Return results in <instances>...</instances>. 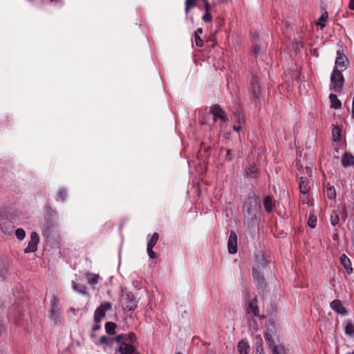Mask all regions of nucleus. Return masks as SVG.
Instances as JSON below:
<instances>
[{
	"mask_svg": "<svg viewBox=\"0 0 354 354\" xmlns=\"http://www.w3.org/2000/svg\"><path fill=\"white\" fill-rule=\"evenodd\" d=\"M260 206V199L254 192H250L242 207V212L244 215V224L249 227L252 225L257 219V215Z\"/></svg>",
	"mask_w": 354,
	"mask_h": 354,
	"instance_id": "1",
	"label": "nucleus"
},
{
	"mask_svg": "<svg viewBox=\"0 0 354 354\" xmlns=\"http://www.w3.org/2000/svg\"><path fill=\"white\" fill-rule=\"evenodd\" d=\"M48 318L54 322V324L61 325L63 323L59 299L55 295L52 296L50 301Z\"/></svg>",
	"mask_w": 354,
	"mask_h": 354,
	"instance_id": "2",
	"label": "nucleus"
},
{
	"mask_svg": "<svg viewBox=\"0 0 354 354\" xmlns=\"http://www.w3.org/2000/svg\"><path fill=\"white\" fill-rule=\"evenodd\" d=\"M344 83V77L340 70L333 69L330 76V89L339 93Z\"/></svg>",
	"mask_w": 354,
	"mask_h": 354,
	"instance_id": "3",
	"label": "nucleus"
},
{
	"mask_svg": "<svg viewBox=\"0 0 354 354\" xmlns=\"http://www.w3.org/2000/svg\"><path fill=\"white\" fill-rule=\"evenodd\" d=\"M112 308L111 303L109 301L103 302L97 307L94 313V322H101V320L105 317L106 312Z\"/></svg>",
	"mask_w": 354,
	"mask_h": 354,
	"instance_id": "4",
	"label": "nucleus"
},
{
	"mask_svg": "<svg viewBox=\"0 0 354 354\" xmlns=\"http://www.w3.org/2000/svg\"><path fill=\"white\" fill-rule=\"evenodd\" d=\"M252 275L254 278V281L259 290V293H263L266 288V283L265 279L261 274L260 271L257 270V268H252Z\"/></svg>",
	"mask_w": 354,
	"mask_h": 354,
	"instance_id": "5",
	"label": "nucleus"
},
{
	"mask_svg": "<svg viewBox=\"0 0 354 354\" xmlns=\"http://www.w3.org/2000/svg\"><path fill=\"white\" fill-rule=\"evenodd\" d=\"M210 113L213 115V120L216 122L221 120L224 122L228 120V118L225 112L221 108L218 104H214L210 107Z\"/></svg>",
	"mask_w": 354,
	"mask_h": 354,
	"instance_id": "6",
	"label": "nucleus"
},
{
	"mask_svg": "<svg viewBox=\"0 0 354 354\" xmlns=\"http://www.w3.org/2000/svg\"><path fill=\"white\" fill-rule=\"evenodd\" d=\"M0 227L2 232L6 235H11L15 227L13 223L1 212H0Z\"/></svg>",
	"mask_w": 354,
	"mask_h": 354,
	"instance_id": "7",
	"label": "nucleus"
},
{
	"mask_svg": "<svg viewBox=\"0 0 354 354\" xmlns=\"http://www.w3.org/2000/svg\"><path fill=\"white\" fill-rule=\"evenodd\" d=\"M349 62L346 56L339 50L337 51V57L335 59V66L333 69L340 70V72L346 70L348 66Z\"/></svg>",
	"mask_w": 354,
	"mask_h": 354,
	"instance_id": "8",
	"label": "nucleus"
},
{
	"mask_svg": "<svg viewBox=\"0 0 354 354\" xmlns=\"http://www.w3.org/2000/svg\"><path fill=\"white\" fill-rule=\"evenodd\" d=\"M251 92L255 102L259 101L261 89L259 80L256 76H253L251 80Z\"/></svg>",
	"mask_w": 354,
	"mask_h": 354,
	"instance_id": "9",
	"label": "nucleus"
},
{
	"mask_svg": "<svg viewBox=\"0 0 354 354\" xmlns=\"http://www.w3.org/2000/svg\"><path fill=\"white\" fill-rule=\"evenodd\" d=\"M39 241V237L37 232H32L30 234V241L28 246L24 249L25 253L34 252L37 250V245Z\"/></svg>",
	"mask_w": 354,
	"mask_h": 354,
	"instance_id": "10",
	"label": "nucleus"
},
{
	"mask_svg": "<svg viewBox=\"0 0 354 354\" xmlns=\"http://www.w3.org/2000/svg\"><path fill=\"white\" fill-rule=\"evenodd\" d=\"M123 307L124 310L133 311L137 308V301L134 299L133 295L129 292L124 297Z\"/></svg>",
	"mask_w": 354,
	"mask_h": 354,
	"instance_id": "11",
	"label": "nucleus"
},
{
	"mask_svg": "<svg viewBox=\"0 0 354 354\" xmlns=\"http://www.w3.org/2000/svg\"><path fill=\"white\" fill-rule=\"evenodd\" d=\"M119 343L120 346L116 349V351L119 352L120 354H139L136 352V348L135 346L131 345L130 343L125 342H121Z\"/></svg>",
	"mask_w": 354,
	"mask_h": 354,
	"instance_id": "12",
	"label": "nucleus"
},
{
	"mask_svg": "<svg viewBox=\"0 0 354 354\" xmlns=\"http://www.w3.org/2000/svg\"><path fill=\"white\" fill-rule=\"evenodd\" d=\"M228 252L235 254L237 252V236L234 231H231L227 242Z\"/></svg>",
	"mask_w": 354,
	"mask_h": 354,
	"instance_id": "13",
	"label": "nucleus"
},
{
	"mask_svg": "<svg viewBox=\"0 0 354 354\" xmlns=\"http://www.w3.org/2000/svg\"><path fill=\"white\" fill-rule=\"evenodd\" d=\"M244 176L248 178H257L259 176V169L254 164H250L244 169Z\"/></svg>",
	"mask_w": 354,
	"mask_h": 354,
	"instance_id": "14",
	"label": "nucleus"
},
{
	"mask_svg": "<svg viewBox=\"0 0 354 354\" xmlns=\"http://www.w3.org/2000/svg\"><path fill=\"white\" fill-rule=\"evenodd\" d=\"M330 306L338 314L344 315L347 313L346 309L342 306V301L339 299L333 300L330 303Z\"/></svg>",
	"mask_w": 354,
	"mask_h": 354,
	"instance_id": "15",
	"label": "nucleus"
},
{
	"mask_svg": "<svg viewBox=\"0 0 354 354\" xmlns=\"http://www.w3.org/2000/svg\"><path fill=\"white\" fill-rule=\"evenodd\" d=\"M136 340V335L134 333H129V334H120L116 336V342H129L133 343Z\"/></svg>",
	"mask_w": 354,
	"mask_h": 354,
	"instance_id": "16",
	"label": "nucleus"
},
{
	"mask_svg": "<svg viewBox=\"0 0 354 354\" xmlns=\"http://www.w3.org/2000/svg\"><path fill=\"white\" fill-rule=\"evenodd\" d=\"M339 261H340L341 265L344 268L346 272L348 274L352 273L353 268L351 267V260L348 259V257L346 254H343L341 255V257L339 258Z\"/></svg>",
	"mask_w": 354,
	"mask_h": 354,
	"instance_id": "17",
	"label": "nucleus"
},
{
	"mask_svg": "<svg viewBox=\"0 0 354 354\" xmlns=\"http://www.w3.org/2000/svg\"><path fill=\"white\" fill-rule=\"evenodd\" d=\"M308 183L309 181L306 177L301 176L300 178L299 187L301 193L306 194L308 192L310 189V186L308 185Z\"/></svg>",
	"mask_w": 354,
	"mask_h": 354,
	"instance_id": "18",
	"label": "nucleus"
},
{
	"mask_svg": "<svg viewBox=\"0 0 354 354\" xmlns=\"http://www.w3.org/2000/svg\"><path fill=\"white\" fill-rule=\"evenodd\" d=\"M342 164L344 167L354 165V156L351 153H345L342 158Z\"/></svg>",
	"mask_w": 354,
	"mask_h": 354,
	"instance_id": "19",
	"label": "nucleus"
},
{
	"mask_svg": "<svg viewBox=\"0 0 354 354\" xmlns=\"http://www.w3.org/2000/svg\"><path fill=\"white\" fill-rule=\"evenodd\" d=\"M267 261L264 255L261 254L257 257L255 261V265L253 268H257V270L260 271L261 268L266 267Z\"/></svg>",
	"mask_w": 354,
	"mask_h": 354,
	"instance_id": "20",
	"label": "nucleus"
},
{
	"mask_svg": "<svg viewBox=\"0 0 354 354\" xmlns=\"http://www.w3.org/2000/svg\"><path fill=\"white\" fill-rule=\"evenodd\" d=\"M257 297L254 296L253 298H252L249 301V308L252 312L253 315L255 317H257L259 315V307L257 304Z\"/></svg>",
	"mask_w": 354,
	"mask_h": 354,
	"instance_id": "21",
	"label": "nucleus"
},
{
	"mask_svg": "<svg viewBox=\"0 0 354 354\" xmlns=\"http://www.w3.org/2000/svg\"><path fill=\"white\" fill-rule=\"evenodd\" d=\"M329 99L330 100V107L335 109H340L342 106V102L340 100L337 99V97L335 94L330 93L329 95Z\"/></svg>",
	"mask_w": 354,
	"mask_h": 354,
	"instance_id": "22",
	"label": "nucleus"
},
{
	"mask_svg": "<svg viewBox=\"0 0 354 354\" xmlns=\"http://www.w3.org/2000/svg\"><path fill=\"white\" fill-rule=\"evenodd\" d=\"M237 348L240 354H248L250 349L249 344L244 340H241L238 343Z\"/></svg>",
	"mask_w": 354,
	"mask_h": 354,
	"instance_id": "23",
	"label": "nucleus"
},
{
	"mask_svg": "<svg viewBox=\"0 0 354 354\" xmlns=\"http://www.w3.org/2000/svg\"><path fill=\"white\" fill-rule=\"evenodd\" d=\"M263 206L267 213H270L272 212L273 205L272 201L270 196H268L265 198L263 201Z\"/></svg>",
	"mask_w": 354,
	"mask_h": 354,
	"instance_id": "24",
	"label": "nucleus"
},
{
	"mask_svg": "<svg viewBox=\"0 0 354 354\" xmlns=\"http://www.w3.org/2000/svg\"><path fill=\"white\" fill-rule=\"evenodd\" d=\"M116 342V336L115 337H107L106 335H103L100 339V342L101 344L108 345L111 346L113 343Z\"/></svg>",
	"mask_w": 354,
	"mask_h": 354,
	"instance_id": "25",
	"label": "nucleus"
},
{
	"mask_svg": "<svg viewBox=\"0 0 354 354\" xmlns=\"http://www.w3.org/2000/svg\"><path fill=\"white\" fill-rule=\"evenodd\" d=\"M116 328L117 325L113 322H108L105 324V330L109 335L115 334Z\"/></svg>",
	"mask_w": 354,
	"mask_h": 354,
	"instance_id": "26",
	"label": "nucleus"
},
{
	"mask_svg": "<svg viewBox=\"0 0 354 354\" xmlns=\"http://www.w3.org/2000/svg\"><path fill=\"white\" fill-rule=\"evenodd\" d=\"M272 354H284L285 353V348L281 344H277L275 346H273L270 348Z\"/></svg>",
	"mask_w": 354,
	"mask_h": 354,
	"instance_id": "27",
	"label": "nucleus"
},
{
	"mask_svg": "<svg viewBox=\"0 0 354 354\" xmlns=\"http://www.w3.org/2000/svg\"><path fill=\"white\" fill-rule=\"evenodd\" d=\"M328 12L326 10H324L322 14L321 15V16L319 17V21L317 23V26H319L321 28H323L325 26V24L324 22L327 20L328 19Z\"/></svg>",
	"mask_w": 354,
	"mask_h": 354,
	"instance_id": "28",
	"label": "nucleus"
},
{
	"mask_svg": "<svg viewBox=\"0 0 354 354\" xmlns=\"http://www.w3.org/2000/svg\"><path fill=\"white\" fill-rule=\"evenodd\" d=\"M99 278H100L99 276L95 274L90 273V274H87L88 281L89 283H91L92 285H95V284L97 283Z\"/></svg>",
	"mask_w": 354,
	"mask_h": 354,
	"instance_id": "29",
	"label": "nucleus"
},
{
	"mask_svg": "<svg viewBox=\"0 0 354 354\" xmlns=\"http://www.w3.org/2000/svg\"><path fill=\"white\" fill-rule=\"evenodd\" d=\"M73 287L78 292L82 294H86V288L84 285L73 282Z\"/></svg>",
	"mask_w": 354,
	"mask_h": 354,
	"instance_id": "30",
	"label": "nucleus"
},
{
	"mask_svg": "<svg viewBox=\"0 0 354 354\" xmlns=\"http://www.w3.org/2000/svg\"><path fill=\"white\" fill-rule=\"evenodd\" d=\"M264 337L266 341L268 342L270 348H272L273 346H275V345H277L271 334L266 333Z\"/></svg>",
	"mask_w": 354,
	"mask_h": 354,
	"instance_id": "31",
	"label": "nucleus"
},
{
	"mask_svg": "<svg viewBox=\"0 0 354 354\" xmlns=\"http://www.w3.org/2000/svg\"><path fill=\"white\" fill-rule=\"evenodd\" d=\"M159 239V235L157 232L153 234L152 236L149 239L147 243V246L154 247Z\"/></svg>",
	"mask_w": 354,
	"mask_h": 354,
	"instance_id": "32",
	"label": "nucleus"
},
{
	"mask_svg": "<svg viewBox=\"0 0 354 354\" xmlns=\"http://www.w3.org/2000/svg\"><path fill=\"white\" fill-rule=\"evenodd\" d=\"M339 221V217L337 213L335 211L330 214V223L332 225L335 226Z\"/></svg>",
	"mask_w": 354,
	"mask_h": 354,
	"instance_id": "33",
	"label": "nucleus"
},
{
	"mask_svg": "<svg viewBox=\"0 0 354 354\" xmlns=\"http://www.w3.org/2000/svg\"><path fill=\"white\" fill-rule=\"evenodd\" d=\"M317 223V216L310 214L308 220V225L311 228H315Z\"/></svg>",
	"mask_w": 354,
	"mask_h": 354,
	"instance_id": "34",
	"label": "nucleus"
},
{
	"mask_svg": "<svg viewBox=\"0 0 354 354\" xmlns=\"http://www.w3.org/2000/svg\"><path fill=\"white\" fill-rule=\"evenodd\" d=\"M341 129L338 127H335L333 129V137L335 141H339L340 140Z\"/></svg>",
	"mask_w": 354,
	"mask_h": 354,
	"instance_id": "35",
	"label": "nucleus"
},
{
	"mask_svg": "<svg viewBox=\"0 0 354 354\" xmlns=\"http://www.w3.org/2000/svg\"><path fill=\"white\" fill-rule=\"evenodd\" d=\"M326 194L330 199H335L336 198V192L335 188L333 187H328Z\"/></svg>",
	"mask_w": 354,
	"mask_h": 354,
	"instance_id": "36",
	"label": "nucleus"
},
{
	"mask_svg": "<svg viewBox=\"0 0 354 354\" xmlns=\"http://www.w3.org/2000/svg\"><path fill=\"white\" fill-rule=\"evenodd\" d=\"M345 333L349 335H354V326L351 322H348L345 326Z\"/></svg>",
	"mask_w": 354,
	"mask_h": 354,
	"instance_id": "37",
	"label": "nucleus"
},
{
	"mask_svg": "<svg viewBox=\"0 0 354 354\" xmlns=\"http://www.w3.org/2000/svg\"><path fill=\"white\" fill-rule=\"evenodd\" d=\"M15 235L19 240H23L26 236V232L22 228H18L15 231Z\"/></svg>",
	"mask_w": 354,
	"mask_h": 354,
	"instance_id": "38",
	"label": "nucleus"
},
{
	"mask_svg": "<svg viewBox=\"0 0 354 354\" xmlns=\"http://www.w3.org/2000/svg\"><path fill=\"white\" fill-rule=\"evenodd\" d=\"M241 113H239L237 115V122H239L238 125H234L233 129L234 131L239 132L243 129V125L241 124Z\"/></svg>",
	"mask_w": 354,
	"mask_h": 354,
	"instance_id": "39",
	"label": "nucleus"
},
{
	"mask_svg": "<svg viewBox=\"0 0 354 354\" xmlns=\"http://www.w3.org/2000/svg\"><path fill=\"white\" fill-rule=\"evenodd\" d=\"M58 196L62 201H64L67 196V191L64 188L61 189L58 192Z\"/></svg>",
	"mask_w": 354,
	"mask_h": 354,
	"instance_id": "40",
	"label": "nucleus"
},
{
	"mask_svg": "<svg viewBox=\"0 0 354 354\" xmlns=\"http://www.w3.org/2000/svg\"><path fill=\"white\" fill-rule=\"evenodd\" d=\"M257 352L259 354H264L262 339H260L259 342H257Z\"/></svg>",
	"mask_w": 354,
	"mask_h": 354,
	"instance_id": "41",
	"label": "nucleus"
},
{
	"mask_svg": "<svg viewBox=\"0 0 354 354\" xmlns=\"http://www.w3.org/2000/svg\"><path fill=\"white\" fill-rule=\"evenodd\" d=\"M202 19L205 22H210L212 20V16L210 12H205L204 15L202 17Z\"/></svg>",
	"mask_w": 354,
	"mask_h": 354,
	"instance_id": "42",
	"label": "nucleus"
},
{
	"mask_svg": "<svg viewBox=\"0 0 354 354\" xmlns=\"http://www.w3.org/2000/svg\"><path fill=\"white\" fill-rule=\"evenodd\" d=\"M153 247L147 246V253L151 259H155L156 257V252L153 250Z\"/></svg>",
	"mask_w": 354,
	"mask_h": 354,
	"instance_id": "43",
	"label": "nucleus"
},
{
	"mask_svg": "<svg viewBox=\"0 0 354 354\" xmlns=\"http://www.w3.org/2000/svg\"><path fill=\"white\" fill-rule=\"evenodd\" d=\"M194 39L196 45L198 47H202L203 45V39L199 37V35H194Z\"/></svg>",
	"mask_w": 354,
	"mask_h": 354,
	"instance_id": "44",
	"label": "nucleus"
},
{
	"mask_svg": "<svg viewBox=\"0 0 354 354\" xmlns=\"http://www.w3.org/2000/svg\"><path fill=\"white\" fill-rule=\"evenodd\" d=\"M261 50V47L259 44H256L254 46L253 49L252 50V55L255 57L257 56V55L259 53Z\"/></svg>",
	"mask_w": 354,
	"mask_h": 354,
	"instance_id": "45",
	"label": "nucleus"
},
{
	"mask_svg": "<svg viewBox=\"0 0 354 354\" xmlns=\"http://www.w3.org/2000/svg\"><path fill=\"white\" fill-rule=\"evenodd\" d=\"M204 3V10L205 12H210L211 6L208 2V0H201Z\"/></svg>",
	"mask_w": 354,
	"mask_h": 354,
	"instance_id": "46",
	"label": "nucleus"
},
{
	"mask_svg": "<svg viewBox=\"0 0 354 354\" xmlns=\"http://www.w3.org/2000/svg\"><path fill=\"white\" fill-rule=\"evenodd\" d=\"M227 153L225 156V160L227 161H231L233 159V155L232 153V151L230 149H227Z\"/></svg>",
	"mask_w": 354,
	"mask_h": 354,
	"instance_id": "47",
	"label": "nucleus"
},
{
	"mask_svg": "<svg viewBox=\"0 0 354 354\" xmlns=\"http://www.w3.org/2000/svg\"><path fill=\"white\" fill-rule=\"evenodd\" d=\"M46 211L48 215L50 216H54L56 214V211L52 209V207H50V206L46 207Z\"/></svg>",
	"mask_w": 354,
	"mask_h": 354,
	"instance_id": "48",
	"label": "nucleus"
},
{
	"mask_svg": "<svg viewBox=\"0 0 354 354\" xmlns=\"http://www.w3.org/2000/svg\"><path fill=\"white\" fill-rule=\"evenodd\" d=\"M100 328H101L100 322H95V325L93 326L92 330L93 332H95V331H97L99 329H100Z\"/></svg>",
	"mask_w": 354,
	"mask_h": 354,
	"instance_id": "49",
	"label": "nucleus"
},
{
	"mask_svg": "<svg viewBox=\"0 0 354 354\" xmlns=\"http://www.w3.org/2000/svg\"><path fill=\"white\" fill-rule=\"evenodd\" d=\"M8 273V270L6 268H3L0 272V275L1 277L5 279L6 277V274Z\"/></svg>",
	"mask_w": 354,
	"mask_h": 354,
	"instance_id": "50",
	"label": "nucleus"
},
{
	"mask_svg": "<svg viewBox=\"0 0 354 354\" xmlns=\"http://www.w3.org/2000/svg\"><path fill=\"white\" fill-rule=\"evenodd\" d=\"M296 167L299 171L304 172V167H303L302 165L299 161H297Z\"/></svg>",
	"mask_w": 354,
	"mask_h": 354,
	"instance_id": "51",
	"label": "nucleus"
},
{
	"mask_svg": "<svg viewBox=\"0 0 354 354\" xmlns=\"http://www.w3.org/2000/svg\"><path fill=\"white\" fill-rule=\"evenodd\" d=\"M348 8L351 10H354V0H350Z\"/></svg>",
	"mask_w": 354,
	"mask_h": 354,
	"instance_id": "52",
	"label": "nucleus"
},
{
	"mask_svg": "<svg viewBox=\"0 0 354 354\" xmlns=\"http://www.w3.org/2000/svg\"><path fill=\"white\" fill-rule=\"evenodd\" d=\"M203 32V29L201 28H198L194 32V35H199Z\"/></svg>",
	"mask_w": 354,
	"mask_h": 354,
	"instance_id": "53",
	"label": "nucleus"
},
{
	"mask_svg": "<svg viewBox=\"0 0 354 354\" xmlns=\"http://www.w3.org/2000/svg\"><path fill=\"white\" fill-rule=\"evenodd\" d=\"M352 118L354 119V96L352 102V111H351Z\"/></svg>",
	"mask_w": 354,
	"mask_h": 354,
	"instance_id": "54",
	"label": "nucleus"
},
{
	"mask_svg": "<svg viewBox=\"0 0 354 354\" xmlns=\"http://www.w3.org/2000/svg\"><path fill=\"white\" fill-rule=\"evenodd\" d=\"M305 169L306 170V172H307V173H308V172H311V170H310V169L308 167H306L305 168Z\"/></svg>",
	"mask_w": 354,
	"mask_h": 354,
	"instance_id": "55",
	"label": "nucleus"
},
{
	"mask_svg": "<svg viewBox=\"0 0 354 354\" xmlns=\"http://www.w3.org/2000/svg\"><path fill=\"white\" fill-rule=\"evenodd\" d=\"M91 337H92V338H94V337H96V335H95L94 333H93V334L91 335Z\"/></svg>",
	"mask_w": 354,
	"mask_h": 354,
	"instance_id": "56",
	"label": "nucleus"
},
{
	"mask_svg": "<svg viewBox=\"0 0 354 354\" xmlns=\"http://www.w3.org/2000/svg\"><path fill=\"white\" fill-rule=\"evenodd\" d=\"M337 236V234L334 235L333 239H335Z\"/></svg>",
	"mask_w": 354,
	"mask_h": 354,
	"instance_id": "57",
	"label": "nucleus"
},
{
	"mask_svg": "<svg viewBox=\"0 0 354 354\" xmlns=\"http://www.w3.org/2000/svg\"><path fill=\"white\" fill-rule=\"evenodd\" d=\"M347 354H354V351L352 353H348Z\"/></svg>",
	"mask_w": 354,
	"mask_h": 354,
	"instance_id": "58",
	"label": "nucleus"
},
{
	"mask_svg": "<svg viewBox=\"0 0 354 354\" xmlns=\"http://www.w3.org/2000/svg\"><path fill=\"white\" fill-rule=\"evenodd\" d=\"M175 354H181L180 352H176Z\"/></svg>",
	"mask_w": 354,
	"mask_h": 354,
	"instance_id": "59",
	"label": "nucleus"
}]
</instances>
